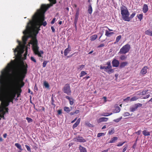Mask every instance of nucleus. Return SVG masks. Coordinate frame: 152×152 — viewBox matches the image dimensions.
<instances>
[{"label":"nucleus","mask_w":152,"mask_h":152,"mask_svg":"<svg viewBox=\"0 0 152 152\" xmlns=\"http://www.w3.org/2000/svg\"><path fill=\"white\" fill-rule=\"evenodd\" d=\"M145 34L149 36L152 37V31L148 29L145 31Z\"/></svg>","instance_id":"22"},{"label":"nucleus","mask_w":152,"mask_h":152,"mask_svg":"<svg viewBox=\"0 0 152 152\" xmlns=\"http://www.w3.org/2000/svg\"><path fill=\"white\" fill-rule=\"evenodd\" d=\"M36 28L37 29H34V32L35 34V36L36 37V35L38 33L39 30H40L39 28V26H38V28H37V26H36Z\"/></svg>","instance_id":"30"},{"label":"nucleus","mask_w":152,"mask_h":152,"mask_svg":"<svg viewBox=\"0 0 152 152\" xmlns=\"http://www.w3.org/2000/svg\"><path fill=\"white\" fill-rule=\"evenodd\" d=\"M52 6V4L41 5L40 9L38 10L32 16V20H30L28 23L27 25V29L24 32V34H27L28 31L32 29L35 25L39 26V28L42 25L45 26L47 23L46 21L43 22L45 20V13L49 7Z\"/></svg>","instance_id":"2"},{"label":"nucleus","mask_w":152,"mask_h":152,"mask_svg":"<svg viewBox=\"0 0 152 152\" xmlns=\"http://www.w3.org/2000/svg\"><path fill=\"white\" fill-rule=\"evenodd\" d=\"M128 64V62L127 61L123 62L121 63L119 66L120 68H122L125 67Z\"/></svg>","instance_id":"20"},{"label":"nucleus","mask_w":152,"mask_h":152,"mask_svg":"<svg viewBox=\"0 0 152 152\" xmlns=\"http://www.w3.org/2000/svg\"><path fill=\"white\" fill-rule=\"evenodd\" d=\"M25 147L26 148L27 150L29 152H31V149L30 147L27 145H25Z\"/></svg>","instance_id":"47"},{"label":"nucleus","mask_w":152,"mask_h":152,"mask_svg":"<svg viewBox=\"0 0 152 152\" xmlns=\"http://www.w3.org/2000/svg\"><path fill=\"white\" fill-rule=\"evenodd\" d=\"M65 98L69 101V103L70 105H72L73 104L74 100L72 98H71L68 96H66Z\"/></svg>","instance_id":"15"},{"label":"nucleus","mask_w":152,"mask_h":152,"mask_svg":"<svg viewBox=\"0 0 152 152\" xmlns=\"http://www.w3.org/2000/svg\"><path fill=\"white\" fill-rule=\"evenodd\" d=\"M150 96V95L149 94H148V95H147V96H145L143 97V99H145L148 98Z\"/></svg>","instance_id":"63"},{"label":"nucleus","mask_w":152,"mask_h":152,"mask_svg":"<svg viewBox=\"0 0 152 152\" xmlns=\"http://www.w3.org/2000/svg\"><path fill=\"white\" fill-rule=\"evenodd\" d=\"M44 85L45 87L47 88H49V84L46 81H45L44 82Z\"/></svg>","instance_id":"39"},{"label":"nucleus","mask_w":152,"mask_h":152,"mask_svg":"<svg viewBox=\"0 0 152 152\" xmlns=\"http://www.w3.org/2000/svg\"><path fill=\"white\" fill-rule=\"evenodd\" d=\"M92 11L93 9L92 7L91 4L90 3L88 6V12L90 15H91L92 14Z\"/></svg>","instance_id":"17"},{"label":"nucleus","mask_w":152,"mask_h":152,"mask_svg":"<svg viewBox=\"0 0 152 152\" xmlns=\"http://www.w3.org/2000/svg\"><path fill=\"white\" fill-rule=\"evenodd\" d=\"M125 143V142H120L118 144H117V146L118 147L121 146H122L123 145V144Z\"/></svg>","instance_id":"52"},{"label":"nucleus","mask_w":152,"mask_h":152,"mask_svg":"<svg viewBox=\"0 0 152 152\" xmlns=\"http://www.w3.org/2000/svg\"><path fill=\"white\" fill-rule=\"evenodd\" d=\"M24 51V49L19 46L17 47L14 50L15 55L17 57L20 58L22 56V54Z\"/></svg>","instance_id":"7"},{"label":"nucleus","mask_w":152,"mask_h":152,"mask_svg":"<svg viewBox=\"0 0 152 152\" xmlns=\"http://www.w3.org/2000/svg\"><path fill=\"white\" fill-rule=\"evenodd\" d=\"M120 10L122 19L124 21H128L129 19V12L127 8L123 6L120 7Z\"/></svg>","instance_id":"5"},{"label":"nucleus","mask_w":152,"mask_h":152,"mask_svg":"<svg viewBox=\"0 0 152 152\" xmlns=\"http://www.w3.org/2000/svg\"><path fill=\"white\" fill-rule=\"evenodd\" d=\"M79 148L80 152H87L86 148L80 145Z\"/></svg>","instance_id":"21"},{"label":"nucleus","mask_w":152,"mask_h":152,"mask_svg":"<svg viewBox=\"0 0 152 152\" xmlns=\"http://www.w3.org/2000/svg\"><path fill=\"white\" fill-rule=\"evenodd\" d=\"M25 83L23 81H20V84H19L17 88V89H21V88L24 86Z\"/></svg>","instance_id":"29"},{"label":"nucleus","mask_w":152,"mask_h":152,"mask_svg":"<svg viewBox=\"0 0 152 152\" xmlns=\"http://www.w3.org/2000/svg\"><path fill=\"white\" fill-rule=\"evenodd\" d=\"M63 92L68 95H70L72 93L70 84L67 83L64 85L62 89Z\"/></svg>","instance_id":"8"},{"label":"nucleus","mask_w":152,"mask_h":152,"mask_svg":"<svg viewBox=\"0 0 152 152\" xmlns=\"http://www.w3.org/2000/svg\"><path fill=\"white\" fill-rule=\"evenodd\" d=\"M108 118L105 117H102L99 118L97 121V122L99 123L102 122L107 121H108Z\"/></svg>","instance_id":"14"},{"label":"nucleus","mask_w":152,"mask_h":152,"mask_svg":"<svg viewBox=\"0 0 152 152\" xmlns=\"http://www.w3.org/2000/svg\"><path fill=\"white\" fill-rule=\"evenodd\" d=\"M73 140L77 142H84L86 141L85 139L80 136H78L76 137L73 138Z\"/></svg>","instance_id":"10"},{"label":"nucleus","mask_w":152,"mask_h":152,"mask_svg":"<svg viewBox=\"0 0 152 152\" xmlns=\"http://www.w3.org/2000/svg\"><path fill=\"white\" fill-rule=\"evenodd\" d=\"M130 49V45L129 44H126L123 46V47L120 49L119 53L122 54H125L129 51Z\"/></svg>","instance_id":"9"},{"label":"nucleus","mask_w":152,"mask_h":152,"mask_svg":"<svg viewBox=\"0 0 152 152\" xmlns=\"http://www.w3.org/2000/svg\"><path fill=\"white\" fill-rule=\"evenodd\" d=\"M130 97L128 96L126 98H125L124 99V101H129L130 99Z\"/></svg>","instance_id":"58"},{"label":"nucleus","mask_w":152,"mask_h":152,"mask_svg":"<svg viewBox=\"0 0 152 152\" xmlns=\"http://www.w3.org/2000/svg\"><path fill=\"white\" fill-rule=\"evenodd\" d=\"M124 116H128L130 115V113L128 112H126L124 114Z\"/></svg>","instance_id":"55"},{"label":"nucleus","mask_w":152,"mask_h":152,"mask_svg":"<svg viewBox=\"0 0 152 152\" xmlns=\"http://www.w3.org/2000/svg\"><path fill=\"white\" fill-rule=\"evenodd\" d=\"M27 29V26H26V29L23 32V33L24 34V35L23 36V37H22L23 41V43L25 44L26 43V42L27 40L28 39V37L27 36V35L30 32V31L32 29H31L29 31H28V32L27 33V34H24L25 33H24V32L25 31H26Z\"/></svg>","instance_id":"11"},{"label":"nucleus","mask_w":152,"mask_h":152,"mask_svg":"<svg viewBox=\"0 0 152 152\" xmlns=\"http://www.w3.org/2000/svg\"><path fill=\"white\" fill-rule=\"evenodd\" d=\"M114 34V33L113 32H109L107 30H105V35L107 37H109Z\"/></svg>","instance_id":"23"},{"label":"nucleus","mask_w":152,"mask_h":152,"mask_svg":"<svg viewBox=\"0 0 152 152\" xmlns=\"http://www.w3.org/2000/svg\"><path fill=\"white\" fill-rule=\"evenodd\" d=\"M28 66L27 64L25 65L23 63L22 69L20 72L17 71L15 72L14 74V76L16 78H18L19 77L20 79V81H23V80L26 74L27 73Z\"/></svg>","instance_id":"4"},{"label":"nucleus","mask_w":152,"mask_h":152,"mask_svg":"<svg viewBox=\"0 0 152 152\" xmlns=\"http://www.w3.org/2000/svg\"><path fill=\"white\" fill-rule=\"evenodd\" d=\"M106 133L103 132L99 133L97 134V137H100L103 136L105 135Z\"/></svg>","instance_id":"36"},{"label":"nucleus","mask_w":152,"mask_h":152,"mask_svg":"<svg viewBox=\"0 0 152 152\" xmlns=\"http://www.w3.org/2000/svg\"><path fill=\"white\" fill-rule=\"evenodd\" d=\"M148 68L147 66H145L142 68L141 70L140 74V75L144 76L147 72V69Z\"/></svg>","instance_id":"12"},{"label":"nucleus","mask_w":152,"mask_h":152,"mask_svg":"<svg viewBox=\"0 0 152 152\" xmlns=\"http://www.w3.org/2000/svg\"><path fill=\"white\" fill-rule=\"evenodd\" d=\"M112 114V113H103L101 115V116H108L109 115H110Z\"/></svg>","instance_id":"32"},{"label":"nucleus","mask_w":152,"mask_h":152,"mask_svg":"<svg viewBox=\"0 0 152 152\" xmlns=\"http://www.w3.org/2000/svg\"><path fill=\"white\" fill-rule=\"evenodd\" d=\"M48 62V61H43V65H42L43 67H45L46 66L47 64V63Z\"/></svg>","instance_id":"48"},{"label":"nucleus","mask_w":152,"mask_h":152,"mask_svg":"<svg viewBox=\"0 0 152 152\" xmlns=\"http://www.w3.org/2000/svg\"><path fill=\"white\" fill-rule=\"evenodd\" d=\"M104 46V44H101L100 45H99L98 47V48H100L103 47Z\"/></svg>","instance_id":"56"},{"label":"nucleus","mask_w":152,"mask_h":152,"mask_svg":"<svg viewBox=\"0 0 152 152\" xmlns=\"http://www.w3.org/2000/svg\"><path fill=\"white\" fill-rule=\"evenodd\" d=\"M115 129L114 128H112L110 130H109L108 132V134L109 135H111L115 133Z\"/></svg>","instance_id":"27"},{"label":"nucleus","mask_w":152,"mask_h":152,"mask_svg":"<svg viewBox=\"0 0 152 152\" xmlns=\"http://www.w3.org/2000/svg\"><path fill=\"white\" fill-rule=\"evenodd\" d=\"M142 134L145 136H148L150 135V132L147 130H145L143 131Z\"/></svg>","instance_id":"25"},{"label":"nucleus","mask_w":152,"mask_h":152,"mask_svg":"<svg viewBox=\"0 0 152 152\" xmlns=\"http://www.w3.org/2000/svg\"><path fill=\"white\" fill-rule=\"evenodd\" d=\"M136 14V13L135 12H133L132 14L130 15V16H129V20H128V22L129 21L131 20L133 18L135 15Z\"/></svg>","instance_id":"28"},{"label":"nucleus","mask_w":152,"mask_h":152,"mask_svg":"<svg viewBox=\"0 0 152 152\" xmlns=\"http://www.w3.org/2000/svg\"><path fill=\"white\" fill-rule=\"evenodd\" d=\"M142 106V104L140 103H137L135 104L134 105V107L135 108V109L136 110L138 107H141Z\"/></svg>","instance_id":"33"},{"label":"nucleus","mask_w":152,"mask_h":152,"mask_svg":"<svg viewBox=\"0 0 152 152\" xmlns=\"http://www.w3.org/2000/svg\"><path fill=\"white\" fill-rule=\"evenodd\" d=\"M97 37V35L96 34H94L90 37V40L93 41L95 40Z\"/></svg>","instance_id":"26"},{"label":"nucleus","mask_w":152,"mask_h":152,"mask_svg":"<svg viewBox=\"0 0 152 152\" xmlns=\"http://www.w3.org/2000/svg\"><path fill=\"white\" fill-rule=\"evenodd\" d=\"M86 125L89 127H93L94 126V125L92 124H91L89 122H88L86 123Z\"/></svg>","instance_id":"42"},{"label":"nucleus","mask_w":152,"mask_h":152,"mask_svg":"<svg viewBox=\"0 0 152 152\" xmlns=\"http://www.w3.org/2000/svg\"><path fill=\"white\" fill-rule=\"evenodd\" d=\"M79 14V10H78L77 11L76 14L75 15V19H76V20H78V18Z\"/></svg>","instance_id":"34"},{"label":"nucleus","mask_w":152,"mask_h":152,"mask_svg":"<svg viewBox=\"0 0 152 152\" xmlns=\"http://www.w3.org/2000/svg\"><path fill=\"white\" fill-rule=\"evenodd\" d=\"M80 118H79L78 119V120H77L76 122L73 124V125L72 126V128L73 129H74L75 128H76L78 125L79 124H80Z\"/></svg>","instance_id":"18"},{"label":"nucleus","mask_w":152,"mask_h":152,"mask_svg":"<svg viewBox=\"0 0 152 152\" xmlns=\"http://www.w3.org/2000/svg\"><path fill=\"white\" fill-rule=\"evenodd\" d=\"M26 119L28 123L31 122L33 121V119L27 117Z\"/></svg>","instance_id":"45"},{"label":"nucleus","mask_w":152,"mask_h":152,"mask_svg":"<svg viewBox=\"0 0 152 152\" xmlns=\"http://www.w3.org/2000/svg\"><path fill=\"white\" fill-rule=\"evenodd\" d=\"M130 110L131 112H133L136 110V109H135L134 107H132L130 108Z\"/></svg>","instance_id":"51"},{"label":"nucleus","mask_w":152,"mask_h":152,"mask_svg":"<svg viewBox=\"0 0 152 152\" xmlns=\"http://www.w3.org/2000/svg\"><path fill=\"white\" fill-rule=\"evenodd\" d=\"M148 91V90H145V91H143L140 93V94L142 95H145V94H146V93Z\"/></svg>","instance_id":"50"},{"label":"nucleus","mask_w":152,"mask_h":152,"mask_svg":"<svg viewBox=\"0 0 152 152\" xmlns=\"http://www.w3.org/2000/svg\"><path fill=\"white\" fill-rule=\"evenodd\" d=\"M58 115H60L62 113V110L61 109L59 110L58 111Z\"/></svg>","instance_id":"59"},{"label":"nucleus","mask_w":152,"mask_h":152,"mask_svg":"<svg viewBox=\"0 0 152 152\" xmlns=\"http://www.w3.org/2000/svg\"><path fill=\"white\" fill-rule=\"evenodd\" d=\"M51 29L52 30V31L53 32H55V28H54V27L53 26H51Z\"/></svg>","instance_id":"60"},{"label":"nucleus","mask_w":152,"mask_h":152,"mask_svg":"<svg viewBox=\"0 0 152 152\" xmlns=\"http://www.w3.org/2000/svg\"><path fill=\"white\" fill-rule=\"evenodd\" d=\"M50 2V4H53H53H55L56 3V0H48Z\"/></svg>","instance_id":"49"},{"label":"nucleus","mask_w":152,"mask_h":152,"mask_svg":"<svg viewBox=\"0 0 152 152\" xmlns=\"http://www.w3.org/2000/svg\"><path fill=\"white\" fill-rule=\"evenodd\" d=\"M64 110L67 113H69L70 111V110L69 107H64Z\"/></svg>","instance_id":"38"},{"label":"nucleus","mask_w":152,"mask_h":152,"mask_svg":"<svg viewBox=\"0 0 152 152\" xmlns=\"http://www.w3.org/2000/svg\"><path fill=\"white\" fill-rule=\"evenodd\" d=\"M120 59L121 60H124L127 58V57L124 55H122L120 57Z\"/></svg>","instance_id":"43"},{"label":"nucleus","mask_w":152,"mask_h":152,"mask_svg":"<svg viewBox=\"0 0 152 152\" xmlns=\"http://www.w3.org/2000/svg\"><path fill=\"white\" fill-rule=\"evenodd\" d=\"M30 44L32 45V49L34 54L37 55L39 57H41V54H43V51H39V47L38 46V42L36 37H32L30 42Z\"/></svg>","instance_id":"3"},{"label":"nucleus","mask_w":152,"mask_h":152,"mask_svg":"<svg viewBox=\"0 0 152 152\" xmlns=\"http://www.w3.org/2000/svg\"><path fill=\"white\" fill-rule=\"evenodd\" d=\"M18 59H16L12 60L10 63L7 64L6 69L1 72L0 76V101H1V106H0V120L1 118L4 119V115L8 113V106L10 102L13 103V100L17 94L19 97L22 92L21 89L15 88L14 82L11 83L7 88L5 85V80L10 75V72L13 66L18 65Z\"/></svg>","instance_id":"1"},{"label":"nucleus","mask_w":152,"mask_h":152,"mask_svg":"<svg viewBox=\"0 0 152 152\" xmlns=\"http://www.w3.org/2000/svg\"><path fill=\"white\" fill-rule=\"evenodd\" d=\"M137 17L140 21H141L143 18V15L142 14H138L137 15Z\"/></svg>","instance_id":"35"},{"label":"nucleus","mask_w":152,"mask_h":152,"mask_svg":"<svg viewBox=\"0 0 152 152\" xmlns=\"http://www.w3.org/2000/svg\"><path fill=\"white\" fill-rule=\"evenodd\" d=\"M121 35H119L116 38L115 42V43L118 42L120 40V39H121Z\"/></svg>","instance_id":"37"},{"label":"nucleus","mask_w":152,"mask_h":152,"mask_svg":"<svg viewBox=\"0 0 152 152\" xmlns=\"http://www.w3.org/2000/svg\"><path fill=\"white\" fill-rule=\"evenodd\" d=\"M138 98L136 96H134L132 97L130 99V101H136L138 99Z\"/></svg>","instance_id":"44"},{"label":"nucleus","mask_w":152,"mask_h":152,"mask_svg":"<svg viewBox=\"0 0 152 152\" xmlns=\"http://www.w3.org/2000/svg\"><path fill=\"white\" fill-rule=\"evenodd\" d=\"M127 146H126V147H124L123 150V152H124L126 150H127Z\"/></svg>","instance_id":"62"},{"label":"nucleus","mask_w":152,"mask_h":152,"mask_svg":"<svg viewBox=\"0 0 152 152\" xmlns=\"http://www.w3.org/2000/svg\"><path fill=\"white\" fill-rule=\"evenodd\" d=\"M69 45H68V48L65 50L64 52V55L65 56H66L67 54L70 51L71 49L69 48Z\"/></svg>","instance_id":"16"},{"label":"nucleus","mask_w":152,"mask_h":152,"mask_svg":"<svg viewBox=\"0 0 152 152\" xmlns=\"http://www.w3.org/2000/svg\"><path fill=\"white\" fill-rule=\"evenodd\" d=\"M121 118H117L116 119H115L114 120V121L116 122H118L120 121L121 120Z\"/></svg>","instance_id":"57"},{"label":"nucleus","mask_w":152,"mask_h":152,"mask_svg":"<svg viewBox=\"0 0 152 152\" xmlns=\"http://www.w3.org/2000/svg\"><path fill=\"white\" fill-rule=\"evenodd\" d=\"M31 59L32 61H34V62H36V61L34 57H31Z\"/></svg>","instance_id":"53"},{"label":"nucleus","mask_w":152,"mask_h":152,"mask_svg":"<svg viewBox=\"0 0 152 152\" xmlns=\"http://www.w3.org/2000/svg\"><path fill=\"white\" fill-rule=\"evenodd\" d=\"M103 98L104 99V102H106L107 101V98L106 97L104 96L103 97Z\"/></svg>","instance_id":"64"},{"label":"nucleus","mask_w":152,"mask_h":152,"mask_svg":"<svg viewBox=\"0 0 152 152\" xmlns=\"http://www.w3.org/2000/svg\"><path fill=\"white\" fill-rule=\"evenodd\" d=\"M118 137H114L112 138L109 142V143H113L114 142L118 140Z\"/></svg>","instance_id":"24"},{"label":"nucleus","mask_w":152,"mask_h":152,"mask_svg":"<svg viewBox=\"0 0 152 152\" xmlns=\"http://www.w3.org/2000/svg\"><path fill=\"white\" fill-rule=\"evenodd\" d=\"M56 18H54L52 21H51V24H53L54 23H55V20H56Z\"/></svg>","instance_id":"54"},{"label":"nucleus","mask_w":152,"mask_h":152,"mask_svg":"<svg viewBox=\"0 0 152 152\" xmlns=\"http://www.w3.org/2000/svg\"><path fill=\"white\" fill-rule=\"evenodd\" d=\"M85 67V65H79L77 67V69L78 70H82L83 68Z\"/></svg>","instance_id":"41"},{"label":"nucleus","mask_w":152,"mask_h":152,"mask_svg":"<svg viewBox=\"0 0 152 152\" xmlns=\"http://www.w3.org/2000/svg\"><path fill=\"white\" fill-rule=\"evenodd\" d=\"M106 65H107L106 66L101 65L100 67V69H104L105 72H107L109 74L113 72L114 70L112 69V67L111 64V61H108L107 62Z\"/></svg>","instance_id":"6"},{"label":"nucleus","mask_w":152,"mask_h":152,"mask_svg":"<svg viewBox=\"0 0 152 152\" xmlns=\"http://www.w3.org/2000/svg\"><path fill=\"white\" fill-rule=\"evenodd\" d=\"M86 74L87 73L86 72L84 71H82L81 72L80 77H82Z\"/></svg>","instance_id":"40"},{"label":"nucleus","mask_w":152,"mask_h":152,"mask_svg":"<svg viewBox=\"0 0 152 152\" xmlns=\"http://www.w3.org/2000/svg\"><path fill=\"white\" fill-rule=\"evenodd\" d=\"M148 10V7L147 4L144 5L142 7V11L144 13H146Z\"/></svg>","instance_id":"19"},{"label":"nucleus","mask_w":152,"mask_h":152,"mask_svg":"<svg viewBox=\"0 0 152 152\" xmlns=\"http://www.w3.org/2000/svg\"><path fill=\"white\" fill-rule=\"evenodd\" d=\"M15 145L17 147V148L19 149L20 151H22L23 150L21 145L19 144L18 143H16L15 144Z\"/></svg>","instance_id":"31"},{"label":"nucleus","mask_w":152,"mask_h":152,"mask_svg":"<svg viewBox=\"0 0 152 152\" xmlns=\"http://www.w3.org/2000/svg\"><path fill=\"white\" fill-rule=\"evenodd\" d=\"M101 28H106L108 29V30H109V31H113V30L110 29L108 28L107 26H104V27H102Z\"/></svg>","instance_id":"61"},{"label":"nucleus","mask_w":152,"mask_h":152,"mask_svg":"<svg viewBox=\"0 0 152 152\" xmlns=\"http://www.w3.org/2000/svg\"><path fill=\"white\" fill-rule=\"evenodd\" d=\"M120 107H117L115 109V113H118L120 112Z\"/></svg>","instance_id":"46"},{"label":"nucleus","mask_w":152,"mask_h":152,"mask_svg":"<svg viewBox=\"0 0 152 152\" xmlns=\"http://www.w3.org/2000/svg\"><path fill=\"white\" fill-rule=\"evenodd\" d=\"M112 63L113 66L117 67L119 66V62L118 60L114 59L112 61Z\"/></svg>","instance_id":"13"}]
</instances>
